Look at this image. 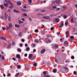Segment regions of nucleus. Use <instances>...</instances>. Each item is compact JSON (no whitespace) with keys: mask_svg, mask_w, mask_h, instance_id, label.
I'll return each instance as SVG.
<instances>
[{"mask_svg":"<svg viewBox=\"0 0 77 77\" xmlns=\"http://www.w3.org/2000/svg\"><path fill=\"white\" fill-rule=\"evenodd\" d=\"M7 3H10V4L11 5V6H10V9H12V7H13V6H14V5H12V3H11L10 2V1H7Z\"/></svg>","mask_w":77,"mask_h":77,"instance_id":"nucleus-1","label":"nucleus"},{"mask_svg":"<svg viewBox=\"0 0 77 77\" xmlns=\"http://www.w3.org/2000/svg\"><path fill=\"white\" fill-rule=\"evenodd\" d=\"M43 19H46V20H50V18L48 16L43 17Z\"/></svg>","mask_w":77,"mask_h":77,"instance_id":"nucleus-2","label":"nucleus"},{"mask_svg":"<svg viewBox=\"0 0 77 77\" xmlns=\"http://www.w3.org/2000/svg\"><path fill=\"white\" fill-rule=\"evenodd\" d=\"M13 27L11 23H9V26L8 27V29H10V28H12Z\"/></svg>","mask_w":77,"mask_h":77,"instance_id":"nucleus-3","label":"nucleus"},{"mask_svg":"<svg viewBox=\"0 0 77 77\" xmlns=\"http://www.w3.org/2000/svg\"><path fill=\"white\" fill-rule=\"evenodd\" d=\"M16 57L17 58V59H18V60L21 59V58L20 57V55L19 54L16 55Z\"/></svg>","mask_w":77,"mask_h":77,"instance_id":"nucleus-4","label":"nucleus"},{"mask_svg":"<svg viewBox=\"0 0 77 77\" xmlns=\"http://www.w3.org/2000/svg\"><path fill=\"white\" fill-rule=\"evenodd\" d=\"M5 19H8V14H7V13H5Z\"/></svg>","mask_w":77,"mask_h":77,"instance_id":"nucleus-5","label":"nucleus"},{"mask_svg":"<svg viewBox=\"0 0 77 77\" xmlns=\"http://www.w3.org/2000/svg\"><path fill=\"white\" fill-rule=\"evenodd\" d=\"M60 2V1L59 0H56L55 1V2L56 3H57V4H59Z\"/></svg>","mask_w":77,"mask_h":77,"instance_id":"nucleus-6","label":"nucleus"},{"mask_svg":"<svg viewBox=\"0 0 77 77\" xmlns=\"http://www.w3.org/2000/svg\"><path fill=\"white\" fill-rule=\"evenodd\" d=\"M45 51V49H43L41 51V53H44V52Z\"/></svg>","mask_w":77,"mask_h":77,"instance_id":"nucleus-7","label":"nucleus"},{"mask_svg":"<svg viewBox=\"0 0 77 77\" xmlns=\"http://www.w3.org/2000/svg\"><path fill=\"white\" fill-rule=\"evenodd\" d=\"M55 21L56 22V23H58V22H59L60 20L58 18H56L55 20Z\"/></svg>","mask_w":77,"mask_h":77,"instance_id":"nucleus-8","label":"nucleus"},{"mask_svg":"<svg viewBox=\"0 0 77 77\" xmlns=\"http://www.w3.org/2000/svg\"><path fill=\"white\" fill-rule=\"evenodd\" d=\"M18 23L19 24H21V23H23L24 22L21 20H19Z\"/></svg>","mask_w":77,"mask_h":77,"instance_id":"nucleus-9","label":"nucleus"},{"mask_svg":"<svg viewBox=\"0 0 77 77\" xmlns=\"http://www.w3.org/2000/svg\"><path fill=\"white\" fill-rule=\"evenodd\" d=\"M68 41H66L64 42V44H65V45H68Z\"/></svg>","mask_w":77,"mask_h":77,"instance_id":"nucleus-10","label":"nucleus"},{"mask_svg":"<svg viewBox=\"0 0 77 77\" xmlns=\"http://www.w3.org/2000/svg\"><path fill=\"white\" fill-rule=\"evenodd\" d=\"M32 57V54H30L29 56V59H31Z\"/></svg>","mask_w":77,"mask_h":77,"instance_id":"nucleus-11","label":"nucleus"},{"mask_svg":"<svg viewBox=\"0 0 77 77\" xmlns=\"http://www.w3.org/2000/svg\"><path fill=\"white\" fill-rule=\"evenodd\" d=\"M1 38L2 39H3V40H4L5 41H6V38H5V37H1Z\"/></svg>","mask_w":77,"mask_h":77,"instance_id":"nucleus-12","label":"nucleus"},{"mask_svg":"<svg viewBox=\"0 0 77 77\" xmlns=\"http://www.w3.org/2000/svg\"><path fill=\"white\" fill-rule=\"evenodd\" d=\"M15 27H17V28H19V27H20V25H17V24H15Z\"/></svg>","mask_w":77,"mask_h":77,"instance_id":"nucleus-13","label":"nucleus"},{"mask_svg":"<svg viewBox=\"0 0 77 77\" xmlns=\"http://www.w3.org/2000/svg\"><path fill=\"white\" fill-rule=\"evenodd\" d=\"M47 41H48V42H51V41H50V39L49 38H48L47 39Z\"/></svg>","mask_w":77,"mask_h":77,"instance_id":"nucleus-14","label":"nucleus"},{"mask_svg":"<svg viewBox=\"0 0 77 77\" xmlns=\"http://www.w3.org/2000/svg\"><path fill=\"white\" fill-rule=\"evenodd\" d=\"M63 26V22H61V26H60V27H62Z\"/></svg>","mask_w":77,"mask_h":77,"instance_id":"nucleus-15","label":"nucleus"},{"mask_svg":"<svg viewBox=\"0 0 77 77\" xmlns=\"http://www.w3.org/2000/svg\"><path fill=\"white\" fill-rule=\"evenodd\" d=\"M11 44H10L7 47V48H11Z\"/></svg>","mask_w":77,"mask_h":77,"instance_id":"nucleus-16","label":"nucleus"},{"mask_svg":"<svg viewBox=\"0 0 77 77\" xmlns=\"http://www.w3.org/2000/svg\"><path fill=\"white\" fill-rule=\"evenodd\" d=\"M14 12H15V13H19V11H17L15 10H14Z\"/></svg>","mask_w":77,"mask_h":77,"instance_id":"nucleus-17","label":"nucleus"},{"mask_svg":"<svg viewBox=\"0 0 77 77\" xmlns=\"http://www.w3.org/2000/svg\"><path fill=\"white\" fill-rule=\"evenodd\" d=\"M35 41L38 43V42H39V40L38 39H35Z\"/></svg>","mask_w":77,"mask_h":77,"instance_id":"nucleus-18","label":"nucleus"},{"mask_svg":"<svg viewBox=\"0 0 77 77\" xmlns=\"http://www.w3.org/2000/svg\"><path fill=\"white\" fill-rule=\"evenodd\" d=\"M4 5L5 6V7H7L8 6V4L7 3H5L4 4Z\"/></svg>","mask_w":77,"mask_h":77,"instance_id":"nucleus-19","label":"nucleus"},{"mask_svg":"<svg viewBox=\"0 0 77 77\" xmlns=\"http://www.w3.org/2000/svg\"><path fill=\"white\" fill-rule=\"evenodd\" d=\"M17 3L18 5H21V3L20 2H17Z\"/></svg>","mask_w":77,"mask_h":77,"instance_id":"nucleus-20","label":"nucleus"},{"mask_svg":"<svg viewBox=\"0 0 77 77\" xmlns=\"http://www.w3.org/2000/svg\"><path fill=\"white\" fill-rule=\"evenodd\" d=\"M22 16H23V17H26L27 16V14H25V13H24V14H22Z\"/></svg>","mask_w":77,"mask_h":77,"instance_id":"nucleus-21","label":"nucleus"},{"mask_svg":"<svg viewBox=\"0 0 77 77\" xmlns=\"http://www.w3.org/2000/svg\"><path fill=\"white\" fill-rule=\"evenodd\" d=\"M22 35H23V33L21 32H20L19 33V36H22Z\"/></svg>","mask_w":77,"mask_h":77,"instance_id":"nucleus-22","label":"nucleus"},{"mask_svg":"<svg viewBox=\"0 0 77 77\" xmlns=\"http://www.w3.org/2000/svg\"><path fill=\"white\" fill-rule=\"evenodd\" d=\"M53 72L54 73H56V72H57V70H56V69H54L53 70Z\"/></svg>","mask_w":77,"mask_h":77,"instance_id":"nucleus-23","label":"nucleus"},{"mask_svg":"<svg viewBox=\"0 0 77 77\" xmlns=\"http://www.w3.org/2000/svg\"><path fill=\"white\" fill-rule=\"evenodd\" d=\"M70 39H74V36H70Z\"/></svg>","mask_w":77,"mask_h":77,"instance_id":"nucleus-24","label":"nucleus"},{"mask_svg":"<svg viewBox=\"0 0 77 77\" xmlns=\"http://www.w3.org/2000/svg\"><path fill=\"white\" fill-rule=\"evenodd\" d=\"M65 8V7L64 6L62 8H61V11H63V9H64V8Z\"/></svg>","mask_w":77,"mask_h":77,"instance_id":"nucleus-25","label":"nucleus"},{"mask_svg":"<svg viewBox=\"0 0 77 77\" xmlns=\"http://www.w3.org/2000/svg\"><path fill=\"white\" fill-rule=\"evenodd\" d=\"M17 51L19 52H21V49L18 48L17 49Z\"/></svg>","mask_w":77,"mask_h":77,"instance_id":"nucleus-26","label":"nucleus"},{"mask_svg":"<svg viewBox=\"0 0 77 77\" xmlns=\"http://www.w3.org/2000/svg\"><path fill=\"white\" fill-rule=\"evenodd\" d=\"M33 65L34 66H37V63H35L33 64Z\"/></svg>","mask_w":77,"mask_h":77,"instance_id":"nucleus-27","label":"nucleus"},{"mask_svg":"<svg viewBox=\"0 0 77 77\" xmlns=\"http://www.w3.org/2000/svg\"><path fill=\"white\" fill-rule=\"evenodd\" d=\"M17 68H18V69H21V66L20 65H18L17 66Z\"/></svg>","mask_w":77,"mask_h":77,"instance_id":"nucleus-28","label":"nucleus"},{"mask_svg":"<svg viewBox=\"0 0 77 77\" xmlns=\"http://www.w3.org/2000/svg\"><path fill=\"white\" fill-rule=\"evenodd\" d=\"M69 32L67 31V32H66V35H69Z\"/></svg>","mask_w":77,"mask_h":77,"instance_id":"nucleus-29","label":"nucleus"},{"mask_svg":"<svg viewBox=\"0 0 77 77\" xmlns=\"http://www.w3.org/2000/svg\"><path fill=\"white\" fill-rule=\"evenodd\" d=\"M38 31H39L38 29H35V32H36V33H38Z\"/></svg>","mask_w":77,"mask_h":77,"instance_id":"nucleus-30","label":"nucleus"},{"mask_svg":"<svg viewBox=\"0 0 77 77\" xmlns=\"http://www.w3.org/2000/svg\"><path fill=\"white\" fill-rule=\"evenodd\" d=\"M8 20L9 21H11V17H8Z\"/></svg>","mask_w":77,"mask_h":77,"instance_id":"nucleus-31","label":"nucleus"},{"mask_svg":"<svg viewBox=\"0 0 77 77\" xmlns=\"http://www.w3.org/2000/svg\"><path fill=\"white\" fill-rule=\"evenodd\" d=\"M66 18H67V16L66 15H65L64 16V19H66Z\"/></svg>","mask_w":77,"mask_h":77,"instance_id":"nucleus-32","label":"nucleus"},{"mask_svg":"<svg viewBox=\"0 0 77 77\" xmlns=\"http://www.w3.org/2000/svg\"><path fill=\"white\" fill-rule=\"evenodd\" d=\"M53 9H56L57 8V7H56V6H54L52 7Z\"/></svg>","mask_w":77,"mask_h":77,"instance_id":"nucleus-33","label":"nucleus"},{"mask_svg":"<svg viewBox=\"0 0 77 77\" xmlns=\"http://www.w3.org/2000/svg\"><path fill=\"white\" fill-rule=\"evenodd\" d=\"M21 20L22 21H25V19H24V18H22L21 19Z\"/></svg>","mask_w":77,"mask_h":77,"instance_id":"nucleus-34","label":"nucleus"},{"mask_svg":"<svg viewBox=\"0 0 77 77\" xmlns=\"http://www.w3.org/2000/svg\"><path fill=\"white\" fill-rule=\"evenodd\" d=\"M28 39H32V37H31V36L29 35V36H28Z\"/></svg>","mask_w":77,"mask_h":77,"instance_id":"nucleus-35","label":"nucleus"},{"mask_svg":"<svg viewBox=\"0 0 77 77\" xmlns=\"http://www.w3.org/2000/svg\"><path fill=\"white\" fill-rule=\"evenodd\" d=\"M15 45V43L14 42H13L12 43V45L13 46H14Z\"/></svg>","mask_w":77,"mask_h":77,"instance_id":"nucleus-36","label":"nucleus"},{"mask_svg":"<svg viewBox=\"0 0 77 77\" xmlns=\"http://www.w3.org/2000/svg\"><path fill=\"white\" fill-rule=\"evenodd\" d=\"M1 9H4V6L3 5H2L1 6Z\"/></svg>","mask_w":77,"mask_h":77,"instance_id":"nucleus-37","label":"nucleus"},{"mask_svg":"<svg viewBox=\"0 0 77 77\" xmlns=\"http://www.w3.org/2000/svg\"><path fill=\"white\" fill-rule=\"evenodd\" d=\"M43 74L44 75H45L46 74H47V73L45 72H43Z\"/></svg>","mask_w":77,"mask_h":77,"instance_id":"nucleus-38","label":"nucleus"},{"mask_svg":"<svg viewBox=\"0 0 77 77\" xmlns=\"http://www.w3.org/2000/svg\"><path fill=\"white\" fill-rule=\"evenodd\" d=\"M26 50L29 51L30 50V48H27L26 49Z\"/></svg>","mask_w":77,"mask_h":77,"instance_id":"nucleus-39","label":"nucleus"},{"mask_svg":"<svg viewBox=\"0 0 77 77\" xmlns=\"http://www.w3.org/2000/svg\"><path fill=\"white\" fill-rule=\"evenodd\" d=\"M55 48H58V45H55Z\"/></svg>","mask_w":77,"mask_h":77,"instance_id":"nucleus-40","label":"nucleus"},{"mask_svg":"<svg viewBox=\"0 0 77 77\" xmlns=\"http://www.w3.org/2000/svg\"><path fill=\"white\" fill-rule=\"evenodd\" d=\"M19 75V73H17L16 74V76H17Z\"/></svg>","mask_w":77,"mask_h":77,"instance_id":"nucleus-41","label":"nucleus"},{"mask_svg":"<svg viewBox=\"0 0 77 77\" xmlns=\"http://www.w3.org/2000/svg\"><path fill=\"white\" fill-rule=\"evenodd\" d=\"M1 58H2V60H4V59H5V58H4V56L3 55L2 57Z\"/></svg>","mask_w":77,"mask_h":77,"instance_id":"nucleus-42","label":"nucleus"},{"mask_svg":"<svg viewBox=\"0 0 77 77\" xmlns=\"http://www.w3.org/2000/svg\"><path fill=\"white\" fill-rule=\"evenodd\" d=\"M36 49H34L33 50V52H36Z\"/></svg>","mask_w":77,"mask_h":77,"instance_id":"nucleus-43","label":"nucleus"},{"mask_svg":"<svg viewBox=\"0 0 77 77\" xmlns=\"http://www.w3.org/2000/svg\"><path fill=\"white\" fill-rule=\"evenodd\" d=\"M71 59H74V57L73 56H72L71 57Z\"/></svg>","mask_w":77,"mask_h":77,"instance_id":"nucleus-44","label":"nucleus"},{"mask_svg":"<svg viewBox=\"0 0 77 77\" xmlns=\"http://www.w3.org/2000/svg\"><path fill=\"white\" fill-rule=\"evenodd\" d=\"M59 10H60V8H57L56 9V11H59Z\"/></svg>","mask_w":77,"mask_h":77,"instance_id":"nucleus-45","label":"nucleus"},{"mask_svg":"<svg viewBox=\"0 0 77 77\" xmlns=\"http://www.w3.org/2000/svg\"><path fill=\"white\" fill-rule=\"evenodd\" d=\"M65 24L66 26H67L68 25V22H66L65 23Z\"/></svg>","mask_w":77,"mask_h":77,"instance_id":"nucleus-46","label":"nucleus"},{"mask_svg":"<svg viewBox=\"0 0 77 77\" xmlns=\"http://www.w3.org/2000/svg\"><path fill=\"white\" fill-rule=\"evenodd\" d=\"M55 61L56 62H57V59L56 58L55 59Z\"/></svg>","mask_w":77,"mask_h":77,"instance_id":"nucleus-47","label":"nucleus"},{"mask_svg":"<svg viewBox=\"0 0 77 77\" xmlns=\"http://www.w3.org/2000/svg\"><path fill=\"white\" fill-rule=\"evenodd\" d=\"M11 75V74H10L9 73H8V74L7 75V76H10Z\"/></svg>","mask_w":77,"mask_h":77,"instance_id":"nucleus-48","label":"nucleus"},{"mask_svg":"<svg viewBox=\"0 0 77 77\" xmlns=\"http://www.w3.org/2000/svg\"><path fill=\"white\" fill-rule=\"evenodd\" d=\"M53 29H54V28L53 27L51 28V30H53Z\"/></svg>","mask_w":77,"mask_h":77,"instance_id":"nucleus-49","label":"nucleus"},{"mask_svg":"<svg viewBox=\"0 0 77 77\" xmlns=\"http://www.w3.org/2000/svg\"><path fill=\"white\" fill-rule=\"evenodd\" d=\"M28 1L29 3H31L32 2V0H28Z\"/></svg>","mask_w":77,"mask_h":77,"instance_id":"nucleus-50","label":"nucleus"},{"mask_svg":"<svg viewBox=\"0 0 77 77\" xmlns=\"http://www.w3.org/2000/svg\"><path fill=\"white\" fill-rule=\"evenodd\" d=\"M5 29L6 28L5 27H3L2 28V29L3 30H5Z\"/></svg>","mask_w":77,"mask_h":77,"instance_id":"nucleus-51","label":"nucleus"},{"mask_svg":"<svg viewBox=\"0 0 77 77\" xmlns=\"http://www.w3.org/2000/svg\"><path fill=\"white\" fill-rule=\"evenodd\" d=\"M57 34L58 36H59V35H60V32H59V33L57 32Z\"/></svg>","mask_w":77,"mask_h":77,"instance_id":"nucleus-52","label":"nucleus"},{"mask_svg":"<svg viewBox=\"0 0 77 77\" xmlns=\"http://www.w3.org/2000/svg\"><path fill=\"white\" fill-rule=\"evenodd\" d=\"M8 12H11V10L10 9H8Z\"/></svg>","mask_w":77,"mask_h":77,"instance_id":"nucleus-53","label":"nucleus"},{"mask_svg":"<svg viewBox=\"0 0 77 77\" xmlns=\"http://www.w3.org/2000/svg\"><path fill=\"white\" fill-rule=\"evenodd\" d=\"M71 21L72 23L73 22V18H72L71 20Z\"/></svg>","mask_w":77,"mask_h":77,"instance_id":"nucleus-54","label":"nucleus"},{"mask_svg":"<svg viewBox=\"0 0 77 77\" xmlns=\"http://www.w3.org/2000/svg\"><path fill=\"white\" fill-rule=\"evenodd\" d=\"M42 26H41V28H44V25H42Z\"/></svg>","mask_w":77,"mask_h":77,"instance_id":"nucleus-55","label":"nucleus"},{"mask_svg":"<svg viewBox=\"0 0 77 77\" xmlns=\"http://www.w3.org/2000/svg\"><path fill=\"white\" fill-rule=\"evenodd\" d=\"M29 20H30V21H32V19H31V18L29 17Z\"/></svg>","mask_w":77,"mask_h":77,"instance_id":"nucleus-56","label":"nucleus"},{"mask_svg":"<svg viewBox=\"0 0 77 77\" xmlns=\"http://www.w3.org/2000/svg\"><path fill=\"white\" fill-rule=\"evenodd\" d=\"M46 77H50V75H46L45 76Z\"/></svg>","mask_w":77,"mask_h":77,"instance_id":"nucleus-57","label":"nucleus"},{"mask_svg":"<svg viewBox=\"0 0 77 77\" xmlns=\"http://www.w3.org/2000/svg\"><path fill=\"white\" fill-rule=\"evenodd\" d=\"M45 10H42V12H45Z\"/></svg>","mask_w":77,"mask_h":77,"instance_id":"nucleus-58","label":"nucleus"},{"mask_svg":"<svg viewBox=\"0 0 77 77\" xmlns=\"http://www.w3.org/2000/svg\"><path fill=\"white\" fill-rule=\"evenodd\" d=\"M74 74H76V72L75 71H74L73 72Z\"/></svg>","mask_w":77,"mask_h":77,"instance_id":"nucleus-59","label":"nucleus"},{"mask_svg":"<svg viewBox=\"0 0 77 77\" xmlns=\"http://www.w3.org/2000/svg\"><path fill=\"white\" fill-rule=\"evenodd\" d=\"M27 54H24V56H25L27 57Z\"/></svg>","mask_w":77,"mask_h":77,"instance_id":"nucleus-60","label":"nucleus"},{"mask_svg":"<svg viewBox=\"0 0 77 77\" xmlns=\"http://www.w3.org/2000/svg\"><path fill=\"white\" fill-rule=\"evenodd\" d=\"M12 59H13V60H14V61L15 60V58H12Z\"/></svg>","mask_w":77,"mask_h":77,"instance_id":"nucleus-61","label":"nucleus"},{"mask_svg":"<svg viewBox=\"0 0 77 77\" xmlns=\"http://www.w3.org/2000/svg\"><path fill=\"white\" fill-rule=\"evenodd\" d=\"M3 17H4L3 16H1V18H3Z\"/></svg>","mask_w":77,"mask_h":77,"instance_id":"nucleus-62","label":"nucleus"},{"mask_svg":"<svg viewBox=\"0 0 77 77\" xmlns=\"http://www.w3.org/2000/svg\"><path fill=\"white\" fill-rule=\"evenodd\" d=\"M22 42H24V40L23 39H22Z\"/></svg>","mask_w":77,"mask_h":77,"instance_id":"nucleus-63","label":"nucleus"},{"mask_svg":"<svg viewBox=\"0 0 77 77\" xmlns=\"http://www.w3.org/2000/svg\"><path fill=\"white\" fill-rule=\"evenodd\" d=\"M25 46L26 47H27V46H28V45H27V44H26L25 45Z\"/></svg>","mask_w":77,"mask_h":77,"instance_id":"nucleus-64","label":"nucleus"}]
</instances>
